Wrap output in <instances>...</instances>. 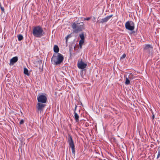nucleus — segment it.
<instances>
[{
    "mask_svg": "<svg viewBox=\"0 0 160 160\" xmlns=\"http://www.w3.org/2000/svg\"><path fill=\"white\" fill-rule=\"evenodd\" d=\"M32 34L35 37L40 38L45 34V32L40 26H38L33 27Z\"/></svg>",
    "mask_w": 160,
    "mask_h": 160,
    "instance_id": "1",
    "label": "nucleus"
},
{
    "mask_svg": "<svg viewBox=\"0 0 160 160\" xmlns=\"http://www.w3.org/2000/svg\"><path fill=\"white\" fill-rule=\"evenodd\" d=\"M63 59L62 55L58 53L53 55L51 59V61L53 64L57 65L60 64L63 61Z\"/></svg>",
    "mask_w": 160,
    "mask_h": 160,
    "instance_id": "2",
    "label": "nucleus"
},
{
    "mask_svg": "<svg viewBox=\"0 0 160 160\" xmlns=\"http://www.w3.org/2000/svg\"><path fill=\"white\" fill-rule=\"evenodd\" d=\"M80 24V23H79ZM79 25H77L75 22L73 23L72 25V28L73 31L75 33H78L79 32L82 31L83 29V22L80 23Z\"/></svg>",
    "mask_w": 160,
    "mask_h": 160,
    "instance_id": "3",
    "label": "nucleus"
},
{
    "mask_svg": "<svg viewBox=\"0 0 160 160\" xmlns=\"http://www.w3.org/2000/svg\"><path fill=\"white\" fill-rule=\"evenodd\" d=\"M37 100L38 102L42 103H46L47 98L46 94H42L37 97Z\"/></svg>",
    "mask_w": 160,
    "mask_h": 160,
    "instance_id": "4",
    "label": "nucleus"
},
{
    "mask_svg": "<svg viewBox=\"0 0 160 160\" xmlns=\"http://www.w3.org/2000/svg\"><path fill=\"white\" fill-rule=\"evenodd\" d=\"M125 27L126 29L132 31L134 29V24L132 21H128L126 22Z\"/></svg>",
    "mask_w": 160,
    "mask_h": 160,
    "instance_id": "5",
    "label": "nucleus"
},
{
    "mask_svg": "<svg viewBox=\"0 0 160 160\" xmlns=\"http://www.w3.org/2000/svg\"><path fill=\"white\" fill-rule=\"evenodd\" d=\"M143 50L144 52L150 53L153 51V47L149 44H146L143 46Z\"/></svg>",
    "mask_w": 160,
    "mask_h": 160,
    "instance_id": "6",
    "label": "nucleus"
},
{
    "mask_svg": "<svg viewBox=\"0 0 160 160\" xmlns=\"http://www.w3.org/2000/svg\"><path fill=\"white\" fill-rule=\"evenodd\" d=\"M87 66V64L85 63L82 61L78 62V68L80 69H83L85 68Z\"/></svg>",
    "mask_w": 160,
    "mask_h": 160,
    "instance_id": "7",
    "label": "nucleus"
},
{
    "mask_svg": "<svg viewBox=\"0 0 160 160\" xmlns=\"http://www.w3.org/2000/svg\"><path fill=\"white\" fill-rule=\"evenodd\" d=\"M112 16V15H111L108 16L103 18H102L100 21H98L99 23H103L107 22L110 19Z\"/></svg>",
    "mask_w": 160,
    "mask_h": 160,
    "instance_id": "8",
    "label": "nucleus"
},
{
    "mask_svg": "<svg viewBox=\"0 0 160 160\" xmlns=\"http://www.w3.org/2000/svg\"><path fill=\"white\" fill-rule=\"evenodd\" d=\"M43 103L38 102L37 103V108L38 111H41L42 110L43 108L45 107V105L43 104Z\"/></svg>",
    "mask_w": 160,
    "mask_h": 160,
    "instance_id": "9",
    "label": "nucleus"
},
{
    "mask_svg": "<svg viewBox=\"0 0 160 160\" xmlns=\"http://www.w3.org/2000/svg\"><path fill=\"white\" fill-rule=\"evenodd\" d=\"M18 58L17 57H14L10 60V65H13L18 60Z\"/></svg>",
    "mask_w": 160,
    "mask_h": 160,
    "instance_id": "10",
    "label": "nucleus"
},
{
    "mask_svg": "<svg viewBox=\"0 0 160 160\" xmlns=\"http://www.w3.org/2000/svg\"><path fill=\"white\" fill-rule=\"evenodd\" d=\"M69 138H68V141L69 142V144L70 147H73L74 146L73 142L72 137L69 135Z\"/></svg>",
    "mask_w": 160,
    "mask_h": 160,
    "instance_id": "11",
    "label": "nucleus"
},
{
    "mask_svg": "<svg viewBox=\"0 0 160 160\" xmlns=\"http://www.w3.org/2000/svg\"><path fill=\"white\" fill-rule=\"evenodd\" d=\"M77 106H76L75 109L74 110V118L77 122L78 121V118H79V116L77 114V113L75 111L76 109Z\"/></svg>",
    "mask_w": 160,
    "mask_h": 160,
    "instance_id": "12",
    "label": "nucleus"
},
{
    "mask_svg": "<svg viewBox=\"0 0 160 160\" xmlns=\"http://www.w3.org/2000/svg\"><path fill=\"white\" fill-rule=\"evenodd\" d=\"M54 51L55 52L57 53L59 52V48L58 46L55 45L53 48Z\"/></svg>",
    "mask_w": 160,
    "mask_h": 160,
    "instance_id": "13",
    "label": "nucleus"
},
{
    "mask_svg": "<svg viewBox=\"0 0 160 160\" xmlns=\"http://www.w3.org/2000/svg\"><path fill=\"white\" fill-rule=\"evenodd\" d=\"M24 73L25 74L28 76L29 75L28 70L26 68H24Z\"/></svg>",
    "mask_w": 160,
    "mask_h": 160,
    "instance_id": "14",
    "label": "nucleus"
},
{
    "mask_svg": "<svg viewBox=\"0 0 160 160\" xmlns=\"http://www.w3.org/2000/svg\"><path fill=\"white\" fill-rule=\"evenodd\" d=\"M84 42V40H80L79 42V45L80 48H82V46Z\"/></svg>",
    "mask_w": 160,
    "mask_h": 160,
    "instance_id": "15",
    "label": "nucleus"
},
{
    "mask_svg": "<svg viewBox=\"0 0 160 160\" xmlns=\"http://www.w3.org/2000/svg\"><path fill=\"white\" fill-rule=\"evenodd\" d=\"M128 78L130 80L133 79L134 78V76L132 73H130L129 75Z\"/></svg>",
    "mask_w": 160,
    "mask_h": 160,
    "instance_id": "16",
    "label": "nucleus"
},
{
    "mask_svg": "<svg viewBox=\"0 0 160 160\" xmlns=\"http://www.w3.org/2000/svg\"><path fill=\"white\" fill-rule=\"evenodd\" d=\"M130 82L129 79L128 77H127L126 78L125 84L126 85H129L130 84Z\"/></svg>",
    "mask_w": 160,
    "mask_h": 160,
    "instance_id": "17",
    "label": "nucleus"
},
{
    "mask_svg": "<svg viewBox=\"0 0 160 160\" xmlns=\"http://www.w3.org/2000/svg\"><path fill=\"white\" fill-rule=\"evenodd\" d=\"M18 39L19 41L22 40L23 39V36L21 34H19L18 36Z\"/></svg>",
    "mask_w": 160,
    "mask_h": 160,
    "instance_id": "18",
    "label": "nucleus"
},
{
    "mask_svg": "<svg viewBox=\"0 0 160 160\" xmlns=\"http://www.w3.org/2000/svg\"><path fill=\"white\" fill-rule=\"evenodd\" d=\"M79 36L81 39V40H84V34L83 33L80 34L79 35Z\"/></svg>",
    "mask_w": 160,
    "mask_h": 160,
    "instance_id": "19",
    "label": "nucleus"
},
{
    "mask_svg": "<svg viewBox=\"0 0 160 160\" xmlns=\"http://www.w3.org/2000/svg\"><path fill=\"white\" fill-rule=\"evenodd\" d=\"M71 148H72V153L73 154H75V148L74 146L73 147H71Z\"/></svg>",
    "mask_w": 160,
    "mask_h": 160,
    "instance_id": "20",
    "label": "nucleus"
},
{
    "mask_svg": "<svg viewBox=\"0 0 160 160\" xmlns=\"http://www.w3.org/2000/svg\"><path fill=\"white\" fill-rule=\"evenodd\" d=\"M160 156V150H158V155H157V159L158 158H159Z\"/></svg>",
    "mask_w": 160,
    "mask_h": 160,
    "instance_id": "21",
    "label": "nucleus"
},
{
    "mask_svg": "<svg viewBox=\"0 0 160 160\" xmlns=\"http://www.w3.org/2000/svg\"><path fill=\"white\" fill-rule=\"evenodd\" d=\"M24 121L23 120V119H21L20 122H19V124L20 125H21V124H22L23 123H24Z\"/></svg>",
    "mask_w": 160,
    "mask_h": 160,
    "instance_id": "22",
    "label": "nucleus"
},
{
    "mask_svg": "<svg viewBox=\"0 0 160 160\" xmlns=\"http://www.w3.org/2000/svg\"><path fill=\"white\" fill-rule=\"evenodd\" d=\"M91 19V17H88L87 18H84V20H89Z\"/></svg>",
    "mask_w": 160,
    "mask_h": 160,
    "instance_id": "23",
    "label": "nucleus"
},
{
    "mask_svg": "<svg viewBox=\"0 0 160 160\" xmlns=\"http://www.w3.org/2000/svg\"><path fill=\"white\" fill-rule=\"evenodd\" d=\"M126 57L125 54H123L122 55V56L121 57V59H122L123 58H125Z\"/></svg>",
    "mask_w": 160,
    "mask_h": 160,
    "instance_id": "24",
    "label": "nucleus"
},
{
    "mask_svg": "<svg viewBox=\"0 0 160 160\" xmlns=\"http://www.w3.org/2000/svg\"><path fill=\"white\" fill-rule=\"evenodd\" d=\"M0 8L1 9V10L3 12H4V8L2 7H0Z\"/></svg>",
    "mask_w": 160,
    "mask_h": 160,
    "instance_id": "25",
    "label": "nucleus"
},
{
    "mask_svg": "<svg viewBox=\"0 0 160 160\" xmlns=\"http://www.w3.org/2000/svg\"><path fill=\"white\" fill-rule=\"evenodd\" d=\"M70 37L69 35H68V36H67L66 37V42H67V40L68 38H69Z\"/></svg>",
    "mask_w": 160,
    "mask_h": 160,
    "instance_id": "26",
    "label": "nucleus"
},
{
    "mask_svg": "<svg viewBox=\"0 0 160 160\" xmlns=\"http://www.w3.org/2000/svg\"><path fill=\"white\" fill-rule=\"evenodd\" d=\"M153 118H154V116L153 115Z\"/></svg>",
    "mask_w": 160,
    "mask_h": 160,
    "instance_id": "27",
    "label": "nucleus"
}]
</instances>
